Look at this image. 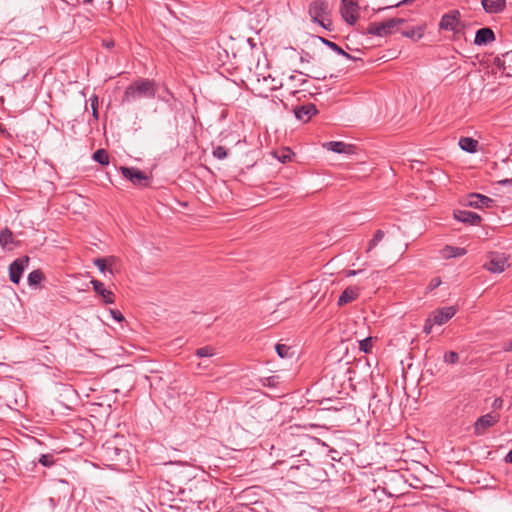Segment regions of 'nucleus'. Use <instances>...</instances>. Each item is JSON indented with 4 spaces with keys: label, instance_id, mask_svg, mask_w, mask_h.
I'll use <instances>...</instances> for the list:
<instances>
[{
    "label": "nucleus",
    "instance_id": "nucleus-20",
    "mask_svg": "<svg viewBox=\"0 0 512 512\" xmlns=\"http://www.w3.org/2000/svg\"><path fill=\"white\" fill-rule=\"evenodd\" d=\"M319 39V41H321L325 46H327L328 48H330L331 50H333L334 52H336L337 54L345 57L346 59H349V60H353V61H356V60H360V58L358 57H355V56H352L351 54L347 53L346 51H344L338 44H336L335 42H332L324 37H321V36H318L317 37Z\"/></svg>",
    "mask_w": 512,
    "mask_h": 512
},
{
    "label": "nucleus",
    "instance_id": "nucleus-43",
    "mask_svg": "<svg viewBox=\"0 0 512 512\" xmlns=\"http://www.w3.org/2000/svg\"><path fill=\"white\" fill-rule=\"evenodd\" d=\"M441 284L440 278H433L429 284L430 289H435Z\"/></svg>",
    "mask_w": 512,
    "mask_h": 512
},
{
    "label": "nucleus",
    "instance_id": "nucleus-1",
    "mask_svg": "<svg viewBox=\"0 0 512 512\" xmlns=\"http://www.w3.org/2000/svg\"><path fill=\"white\" fill-rule=\"evenodd\" d=\"M100 456L103 461L107 462V465L122 470L130 462L129 451L122 447L121 443L118 442V438L107 440L100 448Z\"/></svg>",
    "mask_w": 512,
    "mask_h": 512
},
{
    "label": "nucleus",
    "instance_id": "nucleus-10",
    "mask_svg": "<svg viewBox=\"0 0 512 512\" xmlns=\"http://www.w3.org/2000/svg\"><path fill=\"white\" fill-rule=\"evenodd\" d=\"M359 6L356 1L344 2L340 7V14L342 18L350 25H354L359 17Z\"/></svg>",
    "mask_w": 512,
    "mask_h": 512
},
{
    "label": "nucleus",
    "instance_id": "nucleus-44",
    "mask_svg": "<svg viewBox=\"0 0 512 512\" xmlns=\"http://www.w3.org/2000/svg\"><path fill=\"white\" fill-rule=\"evenodd\" d=\"M503 405V400L501 398H496L494 402L492 403L493 409H500Z\"/></svg>",
    "mask_w": 512,
    "mask_h": 512
},
{
    "label": "nucleus",
    "instance_id": "nucleus-51",
    "mask_svg": "<svg viewBox=\"0 0 512 512\" xmlns=\"http://www.w3.org/2000/svg\"><path fill=\"white\" fill-rule=\"evenodd\" d=\"M92 111H93V113H92L93 117L97 120L98 119V110H97V108L94 107V109H92Z\"/></svg>",
    "mask_w": 512,
    "mask_h": 512
},
{
    "label": "nucleus",
    "instance_id": "nucleus-34",
    "mask_svg": "<svg viewBox=\"0 0 512 512\" xmlns=\"http://www.w3.org/2000/svg\"><path fill=\"white\" fill-rule=\"evenodd\" d=\"M38 462L44 467H50L54 464V456L52 454H42Z\"/></svg>",
    "mask_w": 512,
    "mask_h": 512
},
{
    "label": "nucleus",
    "instance_id": "nucleus-9",
    "mask_svg": "<svg viewBox=\"0 0 512 512\" xmlns=\"http://www.w3.org/2000/svg\"><path fill=\"white\" fill-rule=\"evenodd\" d=\"M508 266V258L504 254L495 253L491 254L483 267L492 273H502Z\"/></svg>",
    "mask_w": 512,
    "mask_h": 512
},
{
    "label": "nucleus",
    "instance_id": "nucleus-32",
    "mask_svg": "<svg viewBox=\"0 0 512 512\" xmlns=\"http://www.w3.org/2000/svg\"><path fill=\"white\" fill-rule=\"evenodd\" d=\"M384 231L377 230L373 236V238L369 241L367 252H370L377 244L384 238Z\"/></svg>",
    "mask_w": 512,
    "mask_h": 512
},
{
    "label": "nucleus",
    "instance_id": "nucleus-31",
    "mask_svg": "<svg viewBox=\"0 0 512 512\" xmlns=\"http://www.w3.org/2000/svg\"><path fill=\"white\" fill-rule=\"evenodd\" d=\"M293 152L289 148L282 149L281 151L274 152V156L282 163H286L291 159Z\"/></svg>",
    "mask_w": 512,
    "mask_h": 512
},
{
    "label": "nucleus",
    "instance_id": "nucleus-5",
    "mask_svg": "<svg viewBox=\"0 0 512 512\" xmlns=\"http://www.w3.org/2000/svg\"><path fill=\"white\" fill-rule=\"evenodd\" d=\"M439 29L443 31H452L454 34H460L464 31L466 25L461 20V13L454 9L445 13L439 22Z\"/></svg>",
    "mask_w": 512,
    "mask_h": 512
},
{
    "label": "nucleus",
    "instance_id": "nucleus-18",
    "mask_svg": "<svg viewBox=\"0 0 512 512\" xmlns=\"http://www.w3.org/2000/svg\"><path fill=\"white\" fill-rule=\"evenodd\" d=\"M483 9L490 14L500 13L505 9V0H482Z\"/></svg>",
    "mask_w": 512,
    "mask_h": 512
},
{
    "label": "nucleus",
    "instance_id": "nucleus-8",
    "mask_svg": "<svg viewBox=\"0 0 512 512\" xmlns=\"http://www.w3.org/2000/svg\"><path fill=\"white\" fill-rule=\"evenodd\" d=\"M500 419L499 414L487 413L479 417L474 423V433L477 436L484 435L485 431L494 426Z\"/></svg>",
    "mask_w": 512,
    "mask_h": 512
},
{
    "label": "nucleus",
    "instance_id": "nucleus-15",
    "mask_svg": "<svg viewBox=\"0 0 512 512\" xmlns=\"http://www.w3.org/2000/svg\"><path fill=\"white\" fill-rule=\"evenodd\" d=\"M454 218L462 223L470 224V225H479L482 218L475 212L467 211V210H455Z\"/></svg>",
    "mask_w": 512,
    "mask_h": 512
},
{
    "label": "nucleus",
    "instance_id": "nucleus-14",
    "mask_svg": "<svg viewBox=\"0 0 512 512\" xmlns=\"http://www.w3.org/2000/svg\"><path fill=\"white\" fill-rule=\"evenodd\" d=\"M318 110L313 103H308L294 108L295 117L304 123L308 122L312 116L316 115Z\"/></svg>",
    "mask_w": 512,
    "mask_h": 512
},
{
    "label": "nucleus",
    "instance_id": "nucleus-22",
    "mask_svg": "<svg viewBox=\"0 0 512 512\" xmlns=\"http://www.w3.org/2000/svg\"><path fill=\"white\" fill-rule=\"evenodd\" d=\"M324 146L327 147L329 150H331L335 153H340V154L341 153L348 154V153H351L353 150L352 145L346 144L341 141H330V142L326 143Z\"/></svg>",
    "mask_w": 512,
    "mask_h": 512
},
{
    "label": "nucleus",
    "instance_id": "nucleus-46",
    "mask_svg": "<svg viewBox=\"0 0 512 512\" xmlns=\"http://www.w3.org/2000/svg\"><path fill=\"white\" fill-rule=\"evenodd\" d=\"M504 461L506 463H512V449L508 452V454L505 456Z\"/></svg>",
    "mask_w": 512,
    "mask_h": 512
},
{
    "label": "nucleus",
    "instance_id": "nucleus-35",
    "mask_svg": "<svg viewBox=\"0 0 512 512\" xmlns=\"http://www.w3.org/2000/svg\"><path fill=\"white\" fill-rule=\"evenodd\" d=\"M227 155H228V150L224 146H217L213 150V156L220 160L225 159L227 157Z\"/></svg>",
    "mask_w": 512,
    "mask_h": 512
},
{
    "label": "nucleus",
    "instance_id": "nucleus-48",
    "mask_svg": "<svg viewBox=\"0 0 512 512\" xmlns=\"http://www.w3.org/2000/svg\"><path fill=\"white\" fill-rule=\"evenodd\" d=\"M412 1L413 0H402V1L398 2L397 4H395L394 6L398 7V6L403 5V4L411 3Z\"/></svg>",
    "mask_w": 512,
    "mask_h": 512
},
{
    "label": "nucleus",
    "instance_id": "nucleus-37",
    "mask_svg": "<svg viewBox=\"0 0 512 512\" xmlns=\"http://www.w3.org/2000/svg\"><path fill=\"white\" fill-rule=\"evenodd\" d=\"M372 348V337L365 338L360 341V350L368 353Z\"/></svg>",
    "mask_w": 512,
    "mask_h": 512
},
{
    "label": "nucleus",
    "instance_id": "nucleus-13",
    "mask_svg": "<svg viewBox=\"0 0 512 512\" xmlns=\"http://www.w3.org/2000/svg\"><path fill=\"white\" fill-rule=\"evenodd\" d=\"M456 314V308L447 306L435 310L430 318L436 325H443L448 322Z\"/></svg>",
    "mask_w": 512,
    "mask_h": 512
},
{
    "label": "nucleus",
    "instance_id": "nucleus-16",
    "mask_svg": "<svg viewBox=\"0 0 512 512\" xmlns=\"http://www.w3.org/2000/svg\"><path fill=\"white\" fill-rule=\"evenodd\" d=\"M93 290L102 297L105 304H113L115 302V295L111 290L105 288L104 284L96 279L91 280Z\"/></svg>",
    "mask_w": 512,
    "mask_h": 512
},
{
    "label": "nucleus",
    "instance_id": "nucleus-6",
    "mask_svg": "<svg viewBox=\"0 0 512 512\" xmlns=\"http://www.w3.org/2000/svg\"><path fill=\"white\" fill-rule=\"evenodd\" d=\"M120 171L124 178L136 186L147 187L150 185L151 178L138 168L122 166Z\"/></svg>",
    "mask_w": 512,
    "mask_h": 512
},
{
    "label": "nucleus",
    "instance_id": "nucleus-19",
    "mask_svg": "<svg viewBox=\"0 0 512 512\" xmlns=\"http://www.w3.org/2000/svg\"><path fill=\"white\" fill-rule=\"evenodd\" d=\"M359 296V289L357 287H347L342 294L339 296L338 305L344 306L354 300H356Z\"/></svg>",
    "mask_w": 512,
    "mask_h": 512
},
{
    "label": "nucleus",
    "instance_id": "nucleus-2",
    "mask_svg": "<svg viewBox=\"0 0 512 512\" xmlns=\"http://www.w3.org/2000/svg\"><path fill=\"white\" fill-rule=\"evenodd\" d=\"M157 92V84L154 80L139 79L131 83L125 90L122 103H132L142 98H154Z\"/></svg>",
    "mask_w": 512,
    "mask_h": 512
},
{
    "label": "nucleus",
    "instance_id": "nucleus-39",
    "mask_svg": "<svg viewBox=\"0 0 512 512\" xmlns=\"http://www.w3.org/2000/svg\"><path fill=\"white\" fill-rule=\"evenodd\" d=\"M434 325H436V324H435V323L432 321V319L429 317V318H428V319H426V321H425V324H424V326H423V332H424L425 334H427V335H428V334H430Z\"/></svg>",
    "mask_w": 512,
    "mask_h": 512
},
{
    "label": "nucleus",
    "instance_id": "nucleus-36",
    "mask_svg": "<svg viewBox=\"0 0 512 512\" xmlns=\"http://www.w3.org/2000/svg\"><path fill=\"white\" fill-rule=\"evenodd\" d=\"M458 360H459V355H458V353H456L454 351L446 352L444 355V361L448 364H455L458 362Z\"/></svg>",
    "mask_w": 512,
    "mask_h": 512
},
{
    "label": "nucleus",
    "instance_id": "nucleus-29",
    "mask_svg": "<svg viewBox=\"0 0 512 512\" xmlns=\"http://www.w3.org/2000/svg\"><path fill=\"white\" fill-rule=\"evenodd\" d=\"M275 350L281 358H289L292 357L293 355V353L291 352V347L285 344H276Z\"/></svg>",
    "mask_w": 512,
    "mask_h": 512
},
{
    "label": "nucleus",
    "instance_id": "nucleus-40",
    "mask_svg": "<svg viewBox=\"0 0 512 512\" xmlns=\"http://www.w3.org/2000/svg\"><path fill=\"white\" fill-rule=\"evenodd\" d=\"M110 314H111L112 318L118 322H122L125 319L123 314L119 310L111 309Z\"/></svg>",
    "mask_w": 512,
    "mask_h": 512
},
{
    "label": "nucleus",
    "instance_id": "nucleus-28",
    "mask_svg": "<svg viewBox=\"0 0 512 512\" xmlns=\"http://www.w3.org/2000/svg\"><path fill=\"white\" fill-rule=\"evenodd\" d=\"M93 160L98 162L101 165H108L109 164V155L106 150L104 149H98L93 153L92 156Z\"/></svg>",
    "mask_w": 512,
    "mask_h": 512
},
{
    "label": "nucleus",
    "instance_id": "nucleus-38",
    "mask_svg": "<svg viewBox=\"0 0 512 512\" xmlns=\"http://www.w3.org/2000/svg\"><path fill=\"white\" fill-rule=\"evenodd\" d=\"M271 80V84L269 85L270 90H276L278 88L285 87V83H282L280 81H276L275 78H272L271 75H268L267 77H264V81Z\"/></svg>",
    "mask_w": 512,
    "mask_h": 512
},
{
    "label": "nucleus",
    "instance_id": "nucleus-24",
    "mask_svg": "<svg viewBox=\"0 0 512 512\" xmlns=\"http://www.w3.org/2000/svg\"><path fill=\"white\" fill-rule=\"evenodd\" d=\"M459 146L466 152L474 153L477 151L478 141L471 137H461L459 139Z\"/></svg>",
    "mask_w": 512,
    "mask_h": 512
},
{
    "label": "nucleus",
    "instance_id": "nucleus-53",
    "mask_svg": "<svg viewBox=\"0 0 512 512\" xmlns=\"http://www.w3.org/2000/svg\"><path fill=\"white\" fill-rule=\"evenodd\" d=\"M93 0H83L84 3H91Z\"/></svg>",
    "mask_w": 512,
    "mask_h": 512
},
{
    "label": "nucleus",
    "instance_id": "nucleus-30",
    "mask_svg": "<svg viewBox=\"0 0 512 512\" xmlns=\"http://www.w3.org/2000/svg\"><path fill=\"white\" fill-rule=\"evenodd\" d=\"M93 263L101 273L105 274L106 272H108L110 275H113L112 268L108 267L106 260H104L103 258H96L93 260Z\"/></svg>",
    "mask_w": 512,
    "mask_h": 512
},
{
    "label": "nucleus",
    "instance_id": "nucleus-4",
    "mask_svg": "<svg viewBox=\"0 0 512 512\" xmlns=\"http://www.w3.org/2000/svg\"><path fill=\"white\" fill-rule=\"evenodd\" d=\"M406 21L403 18H390L384 22H372L367 27V33L374 36L384 37L393 34L398 26Z\"/></svg>",
    "mask_w": 512,
    "mask_h": 512
},
{
    "label": "nucleus",
    "instance_id": "nucleus-26",
    "mask_svg": "<svg viewBox=\"0 0 512 512\" xmlns=\"http://www.w3.org/2000/svg\"><path fill=\"white\" fill-rule=\"evenodd\" d=\"M498 61L503 67V72L512 77V52L504 54L502 60L498 59Z\"/></svg>",
    "mask_w": 512,
    "mask_h": 512
},
{
    "label": "nucleus",
    "instance_id": "nucleus-50",
    "mask_svg": "<svg viewBox=\"0 0 512 512\" xmlns=\"http://www.w3.org/2000/svg\"><path fill=\"white\" fill-rule=\"evenodd\" d=\"M359 272H360V270H358V271H356V270H349V271L347 272V274H346V275H347L348 277H350V276H354V275H356V274H357V273H359Z\"/></svg>",
    "mask_w": 512,
    "mask_h": 512
},
{
    "label": "nucleus",
    "instance_id": "nucleus-33",
    "mask_svg": "<svg viewBox=\"0 0 512 512\" xmlns=\"http://www.w3.org/2000/svg\"><path fill=\"white\" fill-rule=\"evenodd\" d=\"M214 354H215L214 348H212L211 346H204V347L198 348L195 352V355L200 358L211 357Z\"/></svg>",
    "mask_w": 512,
    "mask_h": 512
},
{
    "label": "nucleus",
    "instance_id": "nucleus-41",
    "mask_svg": "<svg viewBox=\"0 0 512 512\" xmlns=\"http://www.w3.org/2000/svg\"><path fill=\"white\" fill-rule=\"evenodd\" d=\"M103 259L106 260V263L109 268H112V266L115 265V263L117 261V258L115 256H109V257H105Z\"/></svg>",
    "mask_w": 512,
    "mask_h": 512
},
{
    "label": "nucleus",
    "instance_id": "nucleus-47",
    "mask_svg": "<svg viewBox=\"0 0 512 512\" xmlns=\"http://www.w3.org/2000/svg\"><path fill=\"white\" fill-rule=\"evenodd\" d=\"M503 350H504L505 352L512 351V340H511L508 344H506V345L503 347Z\"/></svg>",
    "mask_w": 512,
    "mask_h": 512
},
{
    "label": "nucleus",
    "instance_id": "nucleus-3",
    "mask_svg": "<svg viewBox=\"0 0 512 512\" xmlns=\"http://www.w3.org/2000/svg\"><path fill=\"white\" fill-rule=\"evenodd\" d=\"M311 21L328 31L334 29L332 22V9L326 0H314L308 6Z\"/></svg>",
    "mask_w": 512,
    "mask_h": 512
},
{
    "label": "nucleus",
    "instance_id": "nucleus-52",
    "mask_svg": "<svg viewBox=\"0 0 512 512\" xmlns=\"http://www.w3.org/2000/svg\"><path fill=\"white\" fill-rule=\"evenodd\" d=\"M105 45L107 48H111V47H113L114 43H113V41H111V42H107Z\"/></svg>",
    "mask_w": 512,
    "mask_h": 512
},
{
    "label": "nucleus",
    "instance_id": "nucleus-55",
    "mask_svg": "<svg viewBox=\"0 0 512 512\" xmlns=\"http://www.w3.org/2000/svg\"><path fill=\"white\" fill-rule=\"evenodd\" d=\"M301 61H307V58L301 57Z\"/></svg>",
    "mask_w": 512,
    "mask_h": 512
},
{
    "label": "nucleus",
    "instance_id": "nucleus-45",
    "mask_svg": "<svg viewBox=\"0 0 512 512\" xmlns=\"http://www.w3.org/2000/svg\"><path fill=\"white\" fill-rule=\"evenodd\" d=\"M90 103H91V107L92 109L95 108H98V97L96 95H93L91 98H90Z\"/></svg>",
    "mask_w": 512,
    "mask_h": 512
},
{
    "label": "nucleus",
    "instance_id": "nucleus-25",
    "mask_svg": "<svg viewBox=\"0 0 512 512\" xmlns=\"http://www.w3.org/2000/svg\"><path fill=\"white\" fill-rule=\"evenodd\" d=\"M402 35L407 38L413 39L414 41H417L423 37L424 27L417 26V27H412V28L406 29V30L402 31Z\"/></svg>",
    "mask_w": 512,
    "mask_h": 512
},
{
    "label": "nucleus",
    "instance_id": "nucleus-12",
    "mask_svg": "<svg viewBox=\"0 0 512 512\" xmlns=\"http://www.w3.org/2000/svg\"><path fill=\"white\" fill-rule=\"evenodd\" d=\"M495 204V201L485 195L479 194V193H471L468 196L467 200V206L473 207L476 209H482V208H491Z\"/></svg>",
    "mask_w": 512,
    "mask_h": 512
},
{
    "label": "nucleus",
    "instance_id": "nucleus-7",
    "mask_svg": "<svg viewBox=\"0 0 512 512\" xmlns=\"http://www.w3.org/2000/svg\"><path fill=\"white\" fill-rule=\"evenodd\" d=\"M29 260L28 256H22L9 265V279L12 283L19 284L22 274L29 264Z\"/></svg>",
    "mask_w": 512,
    "mask_h": 512
},
{
    "label": "nucleus",
    "instance_id": "nucleus-49",
    "mask_svg": "<svg viewBox=\"0 0 512 512\" xmlns=\"http://www.w3.org/2000/svg\"><path fill=\"white\" fill-rule=\"evenodd\" d=\"M511 183H512V178L499 181V184H501V185H506V184H511Z\"/></svg>",
    "mask_w": 512,
    "mask_h": 512
},
{
    "label": "nucleus",
    "instance_id": "nucleus-17",
    "mask_svg": "<svg viewBox=\"0 0 512 512\" xmlns=\"http://www.w3.org/2000/svg\"><path fill=\"white\" fill-rule=\"evenodd\" d=\"M495 40V34L489 27L480 28L476 31L474 44L478 46L487 45Z\"/></svg>",
    "mask_w": 512,
    "mask_h": 512
},
{
    "label": "nucleus",
    "instance_id": "nucleus-54",
    "mask_svg": "<svg viewBox=\"0 0 512 512\" xmlns=\"http://www.w3.org/2000/svg\"><path fill=\"white\" fill-rule=\"evenodd\" d=\"M301 61H307V58L301 57Z\"/></svg>",
    "mask_w": 512,
    "mask_h": 512
},
{
    "label": "nucleus",
    "instance_id": "nucleus-42",
    "mask_svg": "<svg viewBox=\"0 0 512 512\" xmlns=\"http://www.w3.org/2000/svg\"><path fill=\"white\" fill-rule=\"evenodd\" d=\"M293 469H296V470L302 469L304 471V473L308 475V471L311 469V467L308 464H302L301 466H296V467L292 466L291 470H293Z\"/></svg>",
    "mask_w": 512,
    "mask_h": 512
},
{
    "label": "nucleus",
    "instance_id": "nucleus-27",
    "mask_svg": "<svg viewBox=\"0 0 512 512\" xmlns=\"http://www.w3.org/2000/svg\"><path fill=\"white\" fill-rule=\"evenodd\" d=\"M44 278L45 276L43 272L40 269H37L29 273L27 281L30 286H34L41 283V281L44 280Z\"/></svg>",
    "mask_w": 512,
    "mask_h": 512
},
{
    "label": "nucleus",
    "instance_id": "nucleus-23",
    "mask_svg": "<svg viewBox=\"0 0 512 512\" xmlns=\"http://www.w3.org/2000/svg\"><path fill=\"white\" fill-rule=\"evenodd\" d=\"M466 254V249L447 245L441 250V255L445 259L456 258Z\"/></svg>",
    "mask_w": 512,
    "mask_h": 512
},
{
    "label": "nucleus",
    "instance_id": "nucleus-21",
    "mask_svg": "<svg viewBox=\"0 0 512 512\" xmlns=\"http://www.w3.org/2000/svg\"><path fill=\"white\" fill-rule=\"evenodd\" d=\"M19 242L15 240L13 232L8 227L0 231V246L6 249L9 245L18 246Z\"/></svg>",
    "mask_w": 512,
    "mask_h": 512
},
{
    "label": "nucleus",
    "instance_id": "nucleus-11",
    "mask_svg": "<svg viewBox=\"0 0 512 512\" xmlns=\"http://www.w3.org/2000/svg\"><path fill=\"white\" fill-rule=\"evenodd\" d=\"M307 76L302 72H298V75L288 77L285 87L291 95H296L299 91L303 90L302 87L307 83Z\"/></svg>",
    "mask_w": 512,
    "mask_h": 512
}]
</instances>
